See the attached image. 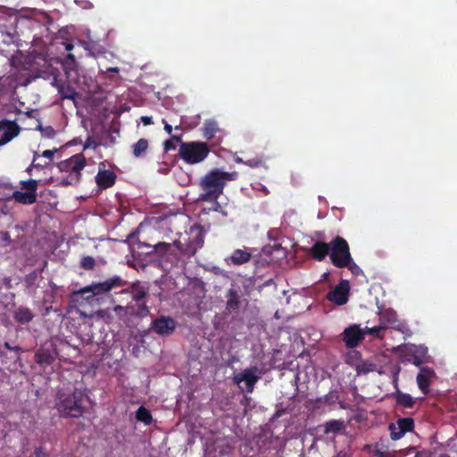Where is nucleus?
I'll use <instances>...</instances> for the list:
<instances>
[{
  "label": "nucleus",
  "instance_id": "nucleus-1",
  "mask_svg": "<svg viewBox=\"0 0 457 457\" xmlns=\"http://www.w3.org/2000/svg\"><path fill=\"white\" fill-rule=\"evenodd\" d=\"M128 285V281L123 279L119 275H114L103 281L93 282L92 284L75 291L72 295L73 299L79 295L90 294L85 299L89 301L94 296L106 295L112 291L120 295H126L127 298H131L133 302H145L148 295V287L141 282L137 281L129 285L128 287L123 288Z\"/></svg>",
  "mask_w": 457,
  "mask_h": 457
},
{
  "label": "nucleus",
  "instance_id": "nucleus-2",
  "mask_svg": "<svg viewBox=\"0 0 457 457\" xmlns=\"http://www.w3.org/2000/svg\"><path fill=\"white\" fill-rule=\"evenodd\" d=\"M238 177L237 171L227 172L213 169L207 172L200 180L202 193L201 201H216L222 195L227 181L235 180Z\"/></svg>",
  "mask_w": 457,
  "mask_h": 457
},
{
  "label": "nucleus",
  "instance_id": "nucleus-3",
  "mask_svg": "<svg viewBox=\"0 0 457 457\" xmlns=\"http://www.w3.org/2000/svg\"><path fill=\"white\" fill-rule=\"evenodd\" d=\"M86 397L85 392L79 388L72 393L58 391L56 408L64 417L79 418L85 411L83 403Z\"/></svg>",
  "mask_w": 457,
  "mask_h": 457
},
{
  "label": "nucleus",
  "instance_id": "nucleus-4",
  "mask_svg": "<svg viewBox=\"0 0 457 457\" xmlns=\"http://www.w3.org/2000/svg\"><path fill=\"white\" fill-rule=\"evenodd\" d=\"M209 153V145L201 141L181 142L179 149V157L187 164H196L203 162Z\"/></svg>",
  "mask_w": 457,
  "mask_h": 457
},
{
  "label": "nucleus",
  "instance_id": "nucleus-5",
  "mask_svg": "<svg viewBox=\"0 0 457 457\" xmlns=\"http://www.w3.org/2000/svg\"><path fill=\"white\" fill-rule=\"evenodd\" d=\"M329 257L331 263L339 269L346 267L352 262V255L347 241L342 237H336L330 241Z\"/></svg>",
  "mask_w": 457,
  "mask_h": 457
},
{
  "label": "nucleus",
  "instance_id": "nucleus-6",
  "mask_svg": "<svg viewBox=\"0 0 457 457\" xmlns=\"http://www.w3.org/2000/svg\"><path fill=\"white\" fill-rule=\"evenodd\" d=\"M21 188L25 192L14 191L12 198L19 204H33L37 202V190L38 187V181L37 179H29L21 181Z\"/></svg>",
  "mask_w": 457,
  "mask_h": 457
},
{
  "label": "nucleus",
  "instance_id": "nucleus-7",
  "mask_svg": "<svg viewBox=\"0 0 457 457\" xmlns=\"http://www.w3.org/2000/svg\"><path fill=\"white\" fill-rule=\"evenodd\" d=\"M414 420L411 417L400 418L388 426L390 438L394 441L401 439L407 432L414 429Z\"/></svg>",
  "mask_w": 457,
  "mask_h": 457
},
{
  "label": "nucleus",
  "instance_id": "nucleus-8",
  "mask_svg": "<svg viewBox=\"0 0 457 457\" xmlns=\"http://www.w3.org/2000/svg\"><path fill=\"white\" fill-rule=\"evenodd\" d=\"M177 328V321L170 317L162 315L151 323V329L161 337H168L174 333Z\"/></svg>",
  "mask_w": 457,
  "mask_h": 457
},
{
  "label": "nucleus",
  "instance_id": "nucleus-9",
  "mask_svg": "<svg viewBox=\"0 0 457 457\" xmlns=\"http://www.w3.org/2000/svg\"><path fill=\"white\" fill-rule=\"evenodd\" d=\"M87 161L82 154H77L69 159L62 161L58 163V169L62 173H76L81 174L85 168Z\"/></svg>",
  "mask_w": 457,
  "mask_h": 457
},
{
  "label": "nucleus",
  "instance_id": "nucleus-10",
  "mask_svg": "<svg viewBox=\"0 0 457 457\" xmlns=\"http://www.w3.org/2000/svg\"><path fill=\"white\" fill-rule=\"evenodd\" d=\"M258 368L256 366L243 370L241 372L236 374L233 378V381L240 387L242 382L245 383V391L252 393L254 389V386L259 380V376L256 375Z\"/></svg>",
  "mask_w": 457,
  "mask_h": 457
},
{
  "label": "nucleus",
  "instance_id": "nucleus-11",
  "mask_svg": "<svg viewBox=\"0 0 457 457\" xmlns=\"http://www.w3.org/2000/svg\"><path fill=\"white\" fill-rule=\"evenodd\" d=\"M349 281L342 279L333 290L328 293L327 299L337 305H344L349 299Z\"/></svg>",
  "mask_w": 457,
  "mask_h": 457
},
{
  "label": "nucleus",
  "instance_id": "nucleus-12",
  "mask_svg": "<svg viewBox=\"0 0 457 457\" xmlns=\"http://www.w3.org/2000/svg\"><path fill=\"white\" fill-rule=\"evenodd\" d=\"M365 338V332L357 324H353L343 332L342 340L347 348H354Z\"/></svg>",
  "mask_w": 457,
  "mask_h": 457
},
{
  "label": "nucleus",
  "instance_id": "nucleus-13",
  "mask_svg": "<svg viewBox=\"0 0 457 457\" xmlns=\"http://www.w3.org/2000/svg\"><path fill=\"white\" fill-rule=\"evenodd\" d=\"M20 131L21 128L16 121L5 119L0 120V146L9 143Z\"/></svg>",
  "mask_w": 457,
  "mask_h": 457
},
{
  "label": "nucleus",
  "instance_id": "nucleus-14",
  "mask_svg": "<svg viewBox=\"0 0 457 457\" xmlns=\"http://www.w3.org/2000/svg\"><path fill=\"white\" fill-rule=\"evenodd\" d=\"M225 309L229 313H238L242 304L241 295L238 289L230 287L226 293Z\"/></svg>",
  "mask_w": 457,
  "mask_h": 457
},
{
  "label": "nucleus",
  "instance_id": "nucleus-15",
  "mask_svg": "<svg viewBox=\"0 0 457 457\" xmlns=\"http://www.w3.org/2000/svg\"><path fill=\"white\" fill-rule=\"evenodd\" d=\"M436 376L433 369L428 367H420V370L417 375V384L420 390L424 394L428 395L430 391L431 378Z\"/></svg>",
  "mask_w": 457,
  "mask_h": 457
},
{
  "label": "nucleus",
  "instance_id": "nucleus-16",
  "mask_svg": "<svg viewBox=\"0 0 457 457\" xmlns=\"http://www.w3.org/2000/svg\"><path fill=\"white\" fill-rule=\"evenodd\" d=\"M117 175L111 170H99L96 176V183L100 190L112 187L116 182Z\"/></svg>",
  "mask_w": 457,
  "mask_h": 457
},
{
  "label": "nucleus",
  "instance_id": "nucleus-17",
  "mask_svg": "<svg viewBox=\"0 0 457 457\" xmlns=\"http://www.w3.org/2000/svg\"><path fill=\"white\" fill-rule=\"evenodd\" d=\"M174 247L181 253H186V250L184 249L182 243L179 240H175L172 244L159 242L152 245V252H155L162 256H164L166 254L173 255L175 254L173 249Z\"/></svg>",
  "mask_w": 457,
  "mask_h": 457
},
{
  "label": "nucleus",
  "instance_id": "nucleus-18",
  "mask_svg": "<svg viewBox=\"0 0 457 457\" xmlns=\"http://www.w3.org/2000/svg\"><path fill=\"white\" fill-rule=\"evenodd\" d=\"M251 259L252 253L247 248L236 249L232 252L230 256L225 258V262L229 266H240L247 263Z\"/></svg>",
  "mask_w": 457,
  "mask_h": 457
},
{
  "label": "nucleus",
  "instance_id": "nucleus-19",
  "mask_svg": "<svg viewBox=\"0 0 457 457\" xmlns=\"http://www.w3.org/2000/svg\"><path fill=\"white\" fill-rule=\"evenodd\" d=\"M330 243L323 241L315 242L309 249V254L316 261H323L330 253Z\"/></svg>",
  "mask_w": 457,
  "mask_h": 457
},
{
  "label": "nucleus",
  "instance_id": "nucleus-20",
  "mask_svg": "<svg viewBox=\"0 0 457 457\" xmlns=\"http://www.w3.org/2000/svg\"><path fill=\"white\" fill-rule=\"evenodd\" d=\"M54 86L57 88L58 94L62 100L70 99L75 101L77 99L79 94L69 83H60L55 81Z\"/></svg>",
  "mask_w": 457,
  "mask_h": 457
},
{
  "label": "nucleus",
  "instance_id": "nucleus-21",
  "mask_svg": "<svg viewBox=\"0 0 457 457\" xmlns=\"http://www.w3.org/2000/svg\"><path fill=\"white\" fill-rule=\"evenodd\" d=\"M127 309H129V316L145 318L150 314L149 307L146 305L145 302L128 303Z\"/></svg>",
  "mask_w": 457,
  "mask_h": 457
},
{
  "label": "nucleus",
  "instance_id": "nucleus-22",
  "mask_svg": "<svg viewBox=\"0 0 457 457\" xmlns=\"http://www.w3.org/2000/svg\"><path fill=\"white\" fill-rule=\"evenodd\" d=\"M13 319L20 324H27L34 319V314L27 307H19L13 312Z\"/></svg>",
  "mask_w": 457,
  "mask_h": 457
},
{
  "label": "nucleus",
  "instance_id": "nucleus-23",
  "mask_svg": "<svg viewBox=\"0 0 457 457\" xmlns=\"http://www.w3.org/2000/svg\"><path fill=\"white\" fill-rule=\"evenodd\" d=\"M36 361L40 364L51 365L54 363L55 358L52 352L48 349L40 348L35 353Z\"/></svg>",
  "mask_w": 457,
  "mask_h": 457
},
{
  "label": "nucleus",
  "instance_id": "nucleus-24",
  "mask_svg": "<svg viewBox=\"0 0 457 457\" xmlns=\"http://www.w3.org/2000/svg\"><path fill=\"white\" fill-rule=\"evenodd\" d=\"M379 323L386 326V329L388 326L395 325L397 322V314L391 309H386L379 312Z\"/></svg>",
  "mask_w": 457,
  "mask_h": 457
},
{
  "label": "nucleus",
  "instance_id": "nucleus-25",
  "mask_svg": "<svg viewBox=\"0 0 457 457\" xmlns=\"http://www.w3.org/2000/svg\"><path fill=\"white\" fill-rule=\"evenodd\" d=\"M412 363L418 367L421 366L423 363L427 362L428 355V348L424 346L416 347L411 355Z\"/></svg>",
  "mask_w": 457,
  "mask_h": 457
},
{
  "label": "nucleus",
  "instance_id": "nucleus-26",
  "mask_svg": "<svg viewBox=\"0 0 457 457\" xmlns=\"http://www.w3.org/2000/svg\"><path fill=\"white\" fill-rule=\"evenodd\" d=\"M203 136L205 139H212L219 131L218 123L213 120H207L204 123Z\"/></svg>",
  "mask_w": 457,
  "mask_h": 457
},
{
  "label": "nucleus",
  "instance_id": "nucleus-27",
  "mask_svg": "<svg viewBox=\"0 0 457 457\" xmlns=\"http://www.w3.org/2000/svg\"><path fill=\"white\" fill-rule=\"evenodd\" d=\"M396 403L403 408H412L415 401L411 395L397 391L395 394Z\"/></svg>",
  "mask_w": 457,
  "mask_h": 457
},
{
  "label": "nucleus",
  "instance_id": "nucleus-28",
  "mask_svg": "<svg viewBox=\"0 0 457 457\" xmlns=\"http://www.w3.org/2000/svg\"><path fill=\"white\" fill-rule=\"evenodd\" d=\"M136 420L145 425H150L154 420L151 411L143 405L137 410Z\"/></svg>",
  "mask_w": 457,
  "mask_h": 457
},
{
  "label": "nucleus",
  "instance_id": "nucleus-29",
  "mask_svg": "<svg viewBox=\"0 0 457 457\" xmlns=\"http://www.w3.org/2000/svg\"><path fill=\"white\" fill-rule=\"evenodd\" d=\"M148 146V140L145 138H140L131 145L133 155L137 158L141 157L147 151Z\"/></svg>",
  "mask_w": 457,
  "mask_h": 457
},
{
  "label": "nucleus",
  "instance_id": "nucleus-30",
  "mask_svg": "<svg viewBox=\"0 0 457 457\" xmlns=\"http://www.w3.org/2000/svg\"><path fill=\"white\" fill-rule=\"evenodd\" d=\"M81 179V174L76 173H63L60 178V185L62 186H75Z\"/></svg>",
  "mask_w": 457,
  "mask_h": 457
},
{
  "label": "nucleus",
  "instance_id": "nucleus-31",
  "mask_svg": "<svg viewBox=\"0 0 457 457\" xmlns=\"http://www.w3.org/2000/svg\"><path fill=\"white\" fill-rule=\"evenodd\" d=\"M345 428L344 422L341 420H333L328 421L324 425V433L325 434H337Z\"/></svg>",
  "mask_w": 457,
  "mask_h": 457
},
{
  "label": "nucleus",
  "instance_id": "nucleus-32",
  "mask_svg": "<svg viewBox=\"0 0 457 457\" xmlns=\"http://www.w3.org/2000/svg\"><path fill=\"white\" fill-rule=\"evenodd\" d=\"M62 66L65 73L69 76L70 71H75L76 60L73 54H68L62 62Z\"/></svg>",
  "mask_w": 457,
  "mask_h": 457
},
{
  "label": "nucleus",
  "instance_id": "nucleus-33",
  "mask_svg": "<svg viewBox=\"0 0 457 457\" xmlns=\"http://www.w3.org/2000/svg\"><path fill=\"white\" fill-rule=\"evenodd\" d=\"M96 266V261L92 256H83L80 260V267L86 270H92Z\"/></svg>",
  "mask_w": 457,
  "mask_h": 457
},
{
  "label": "nucleus",
  "instance_id": "nucleus-34",
  "mask_svg": "<svg viewBox=\"0 0 457 457\" xmlns=\"http://www.w3.org/2000/svg\"><path fill=\"white\" fill-rule=\"evenodd\" d=\"M37 129L41 132L42 137L46 138H54L56 135V131L52 126L43 127L42 125H38Z\"/></svg>",
  "mask_w": 457,
  "mask_h": 457
},
{
  "label": "nucleus",
  "instance_id": "nucleus-35",
  "mask_svg": "<svg viewBox=\"0 0 457 457\" xmlns=\"http://www.w3.org/2000/svg\"><path fill=\"white\" fill-rule=\"evenodd\" d=\"M41 271L42 270H33L32 272L25 276L24 282L26 283L28 287L34 286Z\"/></svg>",
  "mask_w": 457,
  "mask_h": 457
},
{
  "label": "nucleus",
  "instance_id": "nucleus-36",
  "mask_svg": "<svg viewBox=\"0 0 457 457\" xmlns=\"http://www.w3.org/2000/svg\"><path fill=\"white\" fill-rule=\"evenodd\" d=\"M113 312L116 313L119 319L122 320H124L129 315V309H127V305L122 306L117 304L113 307Z\"/></svg>",
  "mask_w": 457,
  "mask_h": 457
},
{
  "label": "nucleus",
  "instance_id": "nucleus-37",
  "mask_svg": "<svg viewBox=\"0 0 457 457\" xmlns=\"http://www.w3.org/2000/svg\"><path fill=\"white\" fill-rule=\"evenodd\" d=\"M385 330H386V326L381 325L379 323L378 326H375V327L370 328L369 329V335H370L372 337H378V338H382L383 337V332Z\"/></svg>",
  "mask_w": 457,
  "mask_h": 457
},
{
  "label": "nucleus",
  "instance_id": "nucleus-38",
  "mask_svg": "<svg viewBox=\"0 0 457 457\" xmlns=\"http://www.w3.org/2000/svg\"><path fill=\"white\" fill-rule=\"evenodd\" d=\"M245 164L250 168L254 169V168H259V167L263 166L264 161L262 158L256 157V158H252V159L246 160L245 162Z\"/></svg>",
  "mask_w": 457,
  "mask_h": 457
},
{
  "label": "nucleus",
  "instance_id": "nucleus-39",
  "mask_svg": "<svg viewBox=\"0 0 457 457\" xmlns=\"http://www.w3.org/2000/svg\"><path fill=\"white\" fill-rule=\"evenodd\" d=\"M349 270H351V272L353 274H355V275H358L359 272L361 271V269L360 267L355 263V262L353 261V259L352 258V262H349L348 265H346V267Z\"/></svg>",
  "mask_w": 457,
  "mask_h": 457
},
{
  "label": "nucleus",
  "instance_id": "nucleus-40",
  "mask_svg": "<svg viewBox=\"0 0 457 457\" xmlns=\"http://www.w3.org/2000/svg\"><path fill=\"white\" fill-rule=\"evenodd\" d=\"M39 157V154L35 152L34 153V155H33V161H32V163H31V167H34V168H37V169H43L45 168L48 163L46 162L45 164H42V163H39V162H36L37 159Z\"/></svg>",
  "mask_w": 457,
  "mask_h": 457
},
{
  "label": "nucleus",
  "instance_id": "nucleus-41",
  "mask_svg": "<svg viewBox=\"0 0 457 457\" xmlns=\"http://www.w3.org/2000/svg\"><path fill=\"white\" fill-rule=\"evenodd\" d=\"M213 202L215 203L213 210L217 212L221 213L225 217L228 216V212L222 208V206L217 202V200Z\"/></svg>",
  "mask_w": 457,
  "mask_h": 457
},
{
  "label": "nucleus",
  "instance_id": "nucleus-42",
  "mask_svg": "<svg viewBox=\"0 0 457 457\" xmlns=\"http://www.w3.org/2000/svg\"><path fill=\"white\" fill-rule=\"evenodd\" d=\"M58 150L57 149H54V150H45L43 153H42V156L43 157H46L47 159H49L50 161L53 159L54 154L57 152Z\"/></svg>",
  "mask_w": 457,
  "mask_h": 457
},
{
  "label": "nucleus",
  "instance_id": "nucleus-43",
  "mask_svg": "<svg viewBox=\"0 0 457 457\" xmlns=\"http://www.w3.org/2000/svg\"><path fill=\"white\" fill-rule=\"evenodd\" d=\"M32 457H47L42 447L36 448Z\"/></svg>",
  "mask_w": 457,
  "mask_h": 457
},
{
  "label": "nucleus",
  "instance_id": "nucleus-44",
  "mask_svg": "<svg viewBox=\"0 0 457 457\" xmlns=\"http://www.w3.org/2000/svg\"><path fill=\"white\" fill-rule=\"evenodd\" d=\"M96 316L99 318H102V319L109 318L110 317L109 311L100 309L96 312Z\"/></svg>",
  "mask_w": 457,
  "mask_h": 457
},
{
  "label": "nucleus",
  "instance_id": "nucleus-45",
  "mask_svg": "<svg viewBox=\"0 0 457 457\" xmlns=\"http://www.w3.org/2000/svg\"><path fill=\"white\" fill-rule=\"evenodd\" d=\"M164 149L165 151L175 150L176 145L171 140H167L164 142Z\"/></svg>",
  "mask_w": 457,
  "mask_h": 457
},
{
  "label": "nucleus",
  "instance_id": "nucleus-46",
  "mask_svg": "<svg viewBox=\"0 0 457 457\" xmlns=\"http://www.w3.org/2000/svg\"><path fill=\"white\" fill-rule=\"evenodd\" d=\"M337 398L338 395H337V391H330L328 395H326L324 396V402L325 403H328L329 401V399H332V398Z\"/></svg>",
  "mask_w": 457,
  "mask_h": 457
},
{
  "label": "nucleus",
  "instance_id": "nucleus-47",
  "mask_svg": "<svg viewBox=\"0 0 457 457\" xmlns=\"http://www.w3.org/2000/svg\"><path fill=\"white\" fill-rule=\"evenodd\" d=\"M4 347L10 351H15V352H20L21 350V348L20 346H12L8 342H5L4 344Z\"/></svg>",
  "mask_w": 457,
  "mask_h": 457
},
{
  "label": "nucleus",
  "instance_id": "nucleus-48",
  "mask_svg": "<svg viewBox=\"0 0 457 457\" xmlns=\"http://www.w3.org/2000/svg\"><path fill=\"white\" fill-rule=\"evenodd\" d=\"M1 239L4 241L6 244L11 242V237L8 232H1L0 233Z\"/></svg>",
  "mask_w": 457,
  "mask_h": 457
},
{
  "label": "nucleus",
  "instance_id": "nucleus-49",
  "mask_svg": "<svg viewBox=\"0 0 457 457\" xmlns=\"http://www.w3.org/2000/svg\"><path fill=\"white\" fill-rule=\"evenodd\" d=\"M141 120L145 126L153 124L152 117L149 116H142Z\"/></svg>",
  "mask_w": 457,
  "mask_h": 457
},
{
  "label": "nucleus",
  "instance_id": "nucleus-50",
  "mask_svg": "<svg viewBox=\"0 0 457 457\" xmlns=\"http://www.w3.org/2000/svg\"><path fill=\"white\" fill-rule=\"evenodd\" d=\"M162 122L164 123V130L169 134L170 135L171 132H172V126L170 124H169L168 122H166L165 120H162Z\"/></svg>",
  "mask_w": 457,
  "mask_h": 457
},
{
  "label": "nucleus",
  "instance_id": "nucleus-51",
  "mask_svg": "<svg viewBox=\"0 0 457 457\" xmlns=\"http://www.w3.org/2000/svg\"><path fill=\"white\" fill-rule=\"evenodd\" d=\"M170 140L172 142L176 141V142H179L181 144V142H182V136L181 135H173V136H171V139Z\"/></svg>",
  "mask_w": 457,
  "mask_h": 457
},
{
  "label": "nucleus",
  "instance_id": "nucleus-52",
  "mask_svg": "<svg viewBox=\"0 0 457 457\" xmlns=\"http://www.w3.org/2000/svg\"><path fill=\"white\" fill-rule=\"evenodd\" d=\"M35 112L34 110H30V111H28L26 112V115L29 118H32L33 117V113Z\"/></svg>",
  "mask_w": 457,
  "mask_h": 457
},
{
  "label": "nucleus",
  "instance_id": "nucleus-53",
  "mask_svg": "<svg viewBox=\"0 0 457 457\" xmlns=\"http://www.w3.org/2000/svg\"><path fill=\"white\" fill-rule=\"evenodd\" d=\"M109 71H112V72H116L118 73L119 72V68L117 67H113V68H110L108 69Z\"/></svg>",
  "mask_w": 457,
  "mask_h": 457
},
{
  "label": "nucleus",
  "instance_id": "nucleus-54",
  "mask_svg": "<svg viewBox=\"0 0 457 457\" xmlns=\"http://www.w3.org/2000/svg\"><path fill=\"white\" fill-rule=\"evenodd\" d=\"M32 169H34V167H31V164H30V165L27 168L26 171H27L29 174H31Z\"/></svg>",
  "mask_w": 457,
  "mask_h": 457
},
{
  "label": "nucleus",
  "instance_id": "nucleus-55",
  "mask_svg": "<svg viewBox=\"0 0 457 457\" xmlns=\"http://www.w3.org/2000/svg\"><path fill=\"white\" fill-rule=\"evenodd\" d=\"M72 48H73V46H72L71 44H67V45H66V49H67L68 51H71Z\"/></svg>",
  "mask_w": 457,
  "mask_h": 457
},
{
  "label": "nucleus",
  "instance_id": "nucleus-56",
  "mask_svg": "<svg viewBox=\"0 0 457 457\" xmlns=\"http://www.w3.org/2000/svg\"><path fill=\"white\" fill-rule=\"evenodd\" d=\"M235 160H236L237 162H243V163H245V161H243V159L240 158V157H237Z\"/></svg>",
  "mask_w": 457,
  "mask_h": 457
},
{
  "label": "nucleus",
  "instance_id": "nucleus-57",
  "mask_svg": "<svg viewBox=\"0 0 457 457\" xmlns=\"http://www.w3.org/2000/svg\"><path fill=\"white\" fill-rule=\"evenodd\" d=\"M370 328L366 327L364 329H362V330L365 332V335H366V334H368V335H369V329H370Z\"/></svg>",
  "mask_w": 457,
  "mask_h": 457
},
{
  "label": "nucleus",
  "instance_id": "nucleus-58",
  "mask_svg": "<svg viewBox=\"0 0 457 457\" xmlns=\"http://www.w3.org/2000/svg\"><path fill=\"white\" fill-rule=\"evenodd\" d=\"M88 147V141L87 142V144L85 145V147L84 148H87Z\"/></svg>",
  "mask_w": 457,
  "mask_h": 457
}]
</instances>
